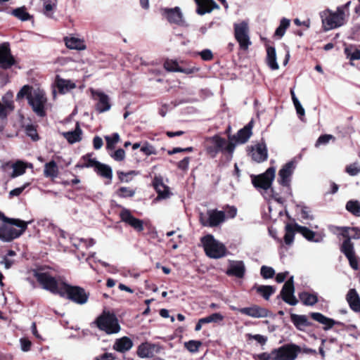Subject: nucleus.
<instances>
[{"instance_id": "nucleus-1", "label": "nucleus", "mask_w": 360, "mask_h": 360, "mask_svg": "<svg viewBox=\"0 0 360 360\" xmlns=\"http://www.w3.org/2000/svg\"><path fill=\"white\" fill-rule=\"evenodd\" d=\"M0 240L10 243L20 237L27 230L29 222L17 218H10L0 214Z\"/></svg>"}, {"instance_id": "nucleus-2", "label": "nucleus", "mask_w": 360, "mask_h": 360, "mask_svg": "<svg viewBox=\"0 0 360 360\" xmlns=\"http://www.w3.org/2000/svg\"><path fill=\"white\" fill-rule=\"evenodd\" d=\"M351 1L337 7L336 11L326 8L320 13L323 30L328 31L343 26L349 17Z\"/></svg>"}, {"instance_id": "nucleus-3", "label": "nucleus", "mask_w": 360, "mask_h": 360, "mask_svg": "<svg viewBox=\"0 0 360 360\" xmlns=\"http://www.w3.org/2000/svg\"><path fill=\"white\" fill-rule=\"evenodd\" d=\"M43 268L34 269L32 271L33 276L36 278L39 285L44 290L51 292L53 295H60L63 288V284L65 281L60 277L57 278L53 276L49 271H42Z\"/></svg>"}, {"instance_id": "nucleus-4", "label": "nucleus", "mask_w": 360, "mask_h": 360, "mask_svg": "<svg viewBox=\"0 0 360 360\" xmlns=\"http://www.w3.org/2000/svg\"><path fill=\"white\" fill-rule=\"evenodd\" d=\"M276 169L274 167H269L265 172L258 175H251L252 184L257 190L264 191L271 190V197L278 202H283V199L280 194L274 191L271 187L273 181L275 178Z\"/></svg>"}, {"instance_id": "nucleus-5", "label": "nucleus", "mask_w": 360, "mask_h": 360, "mask_svg": "<svg viewBox=\"0 0 360 360\" xmlns=\"http://www.w3.org/2000/svg\"><path fill=\"white\" fill-rule=\"evenodd\" d=\"M205 255L211 259H220L229 252L224 244L216 240L212 234H207L200 238Z\"/></svg>"}, {"instance_id": "nucleus-6", "label": "nucleus", "mask_w": 360, "mask_h": 360, "mask_svg": "<svg viewBox=\"0 0 360 360\" xmlns=\"http://www.w3.org/2000/svg\"><path fill=\"white\" fill-rule=\"evenodd\" d=\"M96 327L108 335L117 333L121 330L117 317L114 313L103 311L94 321Z\"/></svg>"}, {"instance_id": "nucleus-7", "label": "nucleus", "mask_w": 360, "mask_h": 360, "mask_svg": "<svg viewBox=\"0 0 360 360\" xmlns=\"http://www.w3.org/2000/svg\"><path fill=\"white\" fill-rule=\"evenodd\" d=\"M60 290V297L70 300V301L78 304H84L87 302L89 293L77 285H72L66 282L63 284V288Z\"/></svg>"}, {"instance_id": "nucleus-8", "label": "nucleus", "mask_w": 360, "mask_h": 360, "mask_svg": "<svg viewBox=\"0 0 360 360\" xmlns=\"http://www.w3.org/2000/svg\"><path fill=\"white\" fill-rule=\"evenodd\" d=\"M233 35L238 43L239 49L243 51H247L252 44L248 22L243 20L239 23H234Z\"/></svg>"}, {"instance_id": "nucleus-9", "label": "nucleus", "mask_w": 360, "mask_h": 360, "mask_svg": "<svg viewBox=\"0 0 360 360\" xmlns=\"http://www.w3.org/2000/svg\"><path fill=\"white\" fill-rule=\"evenodd\" d=\"M302 351V347L295 343L284 344L274 349V360H295Z\"/></svg>"}, {"instance_id": "nucleus-10", "label": "nucleus", "mask_w": 360, "mask_h": 360, "mask_svg": "<svg viewBox=\"0 0 360 360\" xmlns=\"http://www.w3.org/2000/svg\"><path fill=\"white\" fill-rule=\"evenodd\" d=\"M226 141L224 138L221 137L219 134L213 136L205 137L203 142V147L206 155L210 158L217 157L219 152H223L224 145Z\"/></svg>"}, {"instance_id": "nucleus-11", "label": "nucleus", "mask_w": 360, "mask_h": 360, "mask_svg": "<svg viewBox=\"0 0 360 360\" xmlns=\"http://www.w3.org/2000/svg\"><path fill=\"white\" fill-rule=\"evenodd\" d=\"M48 99L45 92L39 89L34 90V96L29 99L28 104L32 111L39 117L46 116V105Z\"/></svg>"}, {"instance_id": "nucleus-12", "label": "nucleus", "mask_w": 360, "mask_h": 360, "mask_svg": "<svg viewBox=\"0 0 360 360\" xmlns=\"http://www.w3.org/2000/svg\"><path fill=\"white\" fill-rule=\"evenodd\" d=\"M18 65L15 56L12 54L10 44H0V69L7 70Z\"/></svg>"}, {"instance_id": "nucleus-13", "label": "nucleus", "mask_w": 360, "mask_h": 360, "mask_svg": "<svg viewBox=\"0 0 360 360\" xmlns=\"http://www.w3.org/2000/svg\"><path fill=\"white\" fill-rule=\"evenodd\" d=\"M208 218L204 219L202 214H200V222L203 226L216 227L224 222L226 219V214L224 211L217 210H210L207 212Z\"/></svg>"}, {"instance_id": "nucleus-14", "label": "nucleus", "mask_w": 360, "mask_h": 360, "mask_svg": "<svg viewBox=\"0 0 360 360\" xmlns=\"http://www.w3.org/2000/svg\"><path fill=\"white\" fill-rule=\"evenodd\" d=\"M121 207L122 210L120 212V218L122 222L132 227L137 232L143 231L144 226L143 220L134 217L131 211L122 205H117Z\"/></svg>"}, {"instance_id": "nucleus-15", "label": "nucleus", "mask_w": 360, "mask_h": 360, "mask_svg": "<svg viewBox=\"0 0 360 360\" xmlns=\"http://www.w3.org/2000/svg\"><path fill=\"white\" fill-rule=\"evenodd\" d=\"M295 169V162L291 160L285 163L278 172V184L290 190L291 176Z\"/></svg>"}, {"instance_id": "nucleus-16", "label": "nucleus", "mask_w": 360, "mask_h": 360, "mask_svg": "<svg viewBox=\"0 0 360 360\" xmlns=\"http://www.w3.org/2000/svg\"><path fill=\"white\" fill-rule=\"evenodd\" d=\"M295 286L293 276L288 278L280 292V297L287 304L295 306L298 303V300L294 295Z\"/></svg>"}, {"instance_id": "nucleus-17", "label": "nucleus", "mask_w": 360, "mask_h": 360, "mask_svg": "<svg viewBox=\"0 0 360 360\" xmlns=\"http://www.w3.org/2000/svg\"><path fill=\"white\" fill-rule=\"evenodd\" d=\"M340 251L349 260L350 266L354 270H358L359 259L355 255L354 243L349 241V238L347 240H343L340 246Z\"/></svg>"}, {"instance_id": "nucleus-18", "label": "nucleus", "mask_w": 360, "mask_h": 360, "mask_svg": "<svg viewBox=\"0 0 360 360\" xmlns=\"http://www.w3.org/2000/svg\"><path fill=\"white\" fill-rule=\"evenodd\" d=\"M309 316L314 321L323 325V329L324 330H328L331 329L334 326H340L343 328L347 327L344 323L335 321L333 319L326 317L323 314L319 312H311Z\"/></svg>"}, {"instance_id": "nucleus-19", "label": "nucleus", "mask_w": 360, "mask_h": 360, "mask_svg": "<svg viewBox=\"0 0 360 360\" xmlns=\"http://www.w3.org/2000/svg\"><path fill=\"white\" fill-rule=\"evenodd\" d=\"M160 11L162 15L171 24L181 25L183 21V14L178 6L172 8H162Z\"/></svg>"}, {"instance_id": "nucleus-20", "label": "nucleus", "mask_w": 360, "mask_h": 360, "mask_svg": "<svg viewBox=\"0 0 360 360\" xmlns=\"http://www.w3.org/2000/svg\"><path fill=\"white\" fill-rule=\"evenodd\" d=\"M240 314L252 318H266L269 316L270 311L264 307L253 304L249 307L236 309Z\"/></svg>"}, {"instance_id": "nucleus-21", "label": "nucleus", "mask_w": 360, "mask_h": 360, "mask_svg": "<svg viewBox=\"0 0 360 360\" xmlns=\"http://www.w3.org/2000/svg\"><path fill=\"white\" fill-rule=\"evenodd\" d=\"M160 352V347L148 342L141 343L137 347L136 354L141 359L152 358Z\"/></svg>"}, {"instance_id": "nucleus-22", "label": "nucleus", "mask_w": 360, "mask_h": 360, "mask_svg": "<svg viewBox=\"0 0 360 360\" xmlns=\"http://www.w3.org/2000/svg\"><path fill=\"white\" fill-rule=\"evenodd\" d=\"M252 159L258 162H263L268 158V150L266 145L263 139L260 143H257L255 146L251 147Z\"/></svg>"}, {"instance_id": "nucleus-23", "label": "nucleus", "mask_w": 360, "mask_h": 360, "mask_svg": "<svg viewBox=\"0 0 360 360\" xmlns=\"http://www.w3.org/2000/svg\"><path fill=\"white\" fill-rule=\"evenodd\" d=\"M253 120H251L243 128L238 131L236 135L229 136V141H234L238 143H246L252 134Z\"/></svg>"}, {"instance_id": "nucleus-24", "label": "nucleus", "mask_w": 360, "mask_h": 360, "mask_svg": "<svg viewBox=\"0 0 360 360\" xmlns=\"http://www.w3.org/2000/svg\"><path fill=\"white\" fill-rule=\"evenodd\" d=\"M94 96L98 98V102L96 104V110L99 113H102L109 110L111 108L109 96L102 91H94L92 92Z\"/></svg>"}, {"instance_id": "nucleus-25", "label": "nucleus", "mask_w": 360, "mask_h": 360, "mask_svg": "<svg viewBox=\"0 0 360 360\" xmlns=\"http://www.w3.org/2000/svg\"><path fill=\"white\" fill-rule=\"evenodd\" d=\"M153 186L158 193V198L159 199H166L169 197L171 194L169 188L164 184L161 176H155L154 177Z\"/></svg>"}, {"instance_id": "nucleus-26", "label": "nucleus", "mask_w": 360, "mask_h": 360, "mask_svg": "<svg viewBox=\"0 0 360 360\" xmlns=\"http://www.w3.org/2000/svg\"><path fill=\"white\" fill-rule=\"evenodd\" d=\"M196 5V13L203 15L207 13H211L214 9H219V5L214 0H194Z\"/></svg>"}, {"instance_id": "nucleus-27", "label": "nucleus", "mask_w": 360, "mask_h": 360, "mask_svg": "<svg viewBox=\"0 0 360 360\" xmlns=\"http://www.w3.org/2000/svg\"><path fill=\"white\" fill-rule=\"evenodd\" d=\"M245 273V267L243 261H229V266L226 274L229 276L243 278Z\"/></svg>"}, {"instance_id": "nucleus-28", "label": "nucleus", "mask_w": 360, "mask_h": 360, "mask_svg": "<svg viewBox=\"0 0 360 360\" xmlns=\"http://www.w3.org/2000/svg\"><path fill=\"white\" fill-rule=\"evenodd\" d=\"M164 68L167 72H183L186 75L193 74L194 69L191 68H182L179 66V63L176 60L166 59L163 64Z\"/></svg>"}, {"instance_id": "nucleus-29", "label": "nucleus", "mask_w": 360, "mask_h": 360, "mask_svg": "<svg viewBox=\"0 0 360 360\" xmlns=\"http://www.w3.org/2000/svg\"><path fill=\"white\" fill-rule=\"evenodd\" d=\"M134 346V342L131 338L124 336L115 340L113 345V349L120 353H126L129 351Z\"/></svg>"}, {"instance_id": "nucleus-30", "label": "nucleus", "mask_w": 360, "mask_h": 360, "mask_svg": "<svg viewBox=\"0 0 360 360\" xmlns=\"http://www.w3.org/2000/svg\"><path fill=\"white\" fill-rule=\"evenodd\" d=\"M290 321L299 330H304L305 328L312 326V323L309 321L306 315L291 314Z\"/></svg>"}, {"instance_id": "nucleus-31", "label": "nucleus", "mask_w": 360, "mask_h": 360, "mask_svg": "<svg viewBox=\"0 0 360 360\" xmlns=\"http://www.w3.org/2000/svg\"><path fill=\"white\" fill-rule=\"evenodd\" d=\"M337 229L341 231L340 235L344 238V240L349 238V241H352V239L360 238V229L358 227L342 226Z\"/></svg>"}, {"instance_id": "nucleus-32", "label": "nucleus", "mask_w": 360, "mask_h": 360, "mask_svg": "<svg viewBox=\"0 0 360 360\" xmlns=\"http://www.w3.org/2000/svg\"><path fill=\"white\" fill-rule=\"evenodd\" d=\"M347 301L355 312H360V297L355 289H350L347 294Z\"/></svg>"}, {"instance_id": "nucleus-33", "label": "nucleus", "mask_w": 360, "mask_h": 360, "mask_svg": "<svg viewBox=\"0 0 360 360\" xmlns=\"http://www.w3.org/2000/svg\"><path fill=\"white\" fill-rule=\"evenodd\" d=\"M82 130L80 128L79 123L77 122L75 130L63 133V136L68 143L72 144L82 140Z\"/></svg>"}, {"instance_id": "nucleus-34", "label": "nucleus", "mask_w": 360, "mask_h": 360, "mask_svg": "<svg viewBox=\"0 0 360 360\" xmlns=\"http://www.w3.org/2000/svg\"><path fill=\"white\" fill-rule=\"evenodd\" d=\"M257 293L261 295L265 300H269L270 297L275 293L276 288L273 285H259L255 284L252 288Z\"/></svg>"}, {"instance_id": "nucleus-35", "label": "nucleus", "mask_w": 360, "mask_h": 360, "mask_svg": "<svg viewBox=\"0 0 360 360\" xmlns=\"http://www.w3.org/2000/svg\"><path fill=\"white\" fill-rule=\"evenodd\" d=\"M266 61L268 66L271 70H278L279 66L276 62V49L274 46L266 45Z\"/></svg>"}, {"instance_id": "nucleus-36", "label": "nucleus", "mask_w": 360, "mask_h": 360, "mask_svg": "<svg viewBox=\"0 0 360 360\" xmlns=\"http://www.w3.org/2000/svg\"><path fill=\"white\" fill-rule=\"evenodd\" d=\"M298 297L301 302L306 306H313L319 301L316 293L303 291L298 294Z\"/></svg>"}, {"instance_id": "nucleus-37", "label": "nucleus", "mask_w": 360, "mask_h": 360, "mask_svg": "<svg viewBox=\"0 0 360 360\" xmlns=\"http://www.w3.org/2000/svg\"><path fill=\"white\" fill-rule=\"evenodd\" d=\"M64 41L65 46L70 49H75L79 51L86 49L84 41L80 39L66 37L64 38Z\"/></svg>"}, {"instance_id": "nucleus-38", "label": "nucleus", "mask_w": 360, "mask_h": 360, "mask_svg": "<svg viewBox=\"0 0 360 360\" xmlns=\"http://www.w3.org/2000/svg\"><path fill=\"white\" fill-rule=\"evenodd\" d=\"M56 85L61 94H65V92L75 89L76 85L75 83L71 82L70 80H67L63 78H60L59 76H56Z\"/></svg>"}, {"instance_id": "nucleus-39", "label": "nucleus", "mask_w": 360, "mask_h": 360, "mask_svg": "<svg viewBox=\"0 0 360 360\" xmlns=\"http://www.w3.org/2000/svg\"><path fill=\"white\" fill-rule=\"evenodd\" d=\"M93 153H86L81 158V161L83 162H78L76 165V167L79 168H89L93 167L94 169H96L97 164H98V161L95 158H92Z\"/></svg>"}, {"instance_id": "nucleus-40", "label": "nucleus", "mask_w": 360, "mask_h": 360, "mask_svg": "<svg viewBox=\"0 0 360 360\" xmlns=\"http://www.w3.org/2000/svg\"><path fill=\"white\" fill-rule=\"evenodd\" d=\"M296 224H287L285 227V233L283 240L285 244L287 245H291L294 242L295 233L297 232Z\"/></svg>"}, {"instance_id": "nucleus-41", "label": "nucleus", "mask_w": 360, "mask_h": 360, "mask_svg": "<svg viewBox=\"0 0 360 360\" xmlns=\"http://www.w3.org/2000/svg\"><path fill=\"white\" fill-rule=\"evenodd\" d=\"M44 175L47 178L54 179L58 175V167L54 160H51L44 165Z\"/></svg>"}, {"instance_id": "nucleus-42", "label": "nucleus", "mask_w": 360, "mask_h": 360, "mask_svg": "<svg viewBox=\"0 0 360 360\" xmlns=\"http://www.w3.org/2000/svg\"><path fill=\"white\" fill-rule=\"evenodd\" d=\"M297 232L301 233L307 240L311 242H319V239L316 238V232L306 226L296 224Z\"/></svg>"}, {"instance_id": "nucleus-43", "label": "nucleus", "mask_w": 360, "mask_h": 360, "mask_svg": "<svg viewBox=\"0 0 360 360\" xmlns=\"http://www.w3.org/2000/svg\"><path fill=\"white\" fill-rule=\"evenodd\" d=\"M94 171L98 175L109 179L110 181L112 180V172L111 167L109 165L103 164L99 162L98 164H97Z\"/></svg>"}, {"instance_id": "nucleus-44", "label": "nucleus", "mask_w": 360, "mask_h": 360, "mask_svg": "<svg viewBox=\"0 0 360 360\" xmlns=\"http://www.w3.org/2000/svg\"><path fill=\"white\" fill-rule=\"evenodd\" d=\"M11 14L22 21H27L32 18V15L27 11L25 6L12 10Z\"/></svg>"}, {"instance_id": "nucleus-45", "label": "nucleus", "mask_w": 360, "mask_h": 360, "mask_svg": "<svg viewBox=\"0 0 360 360\" xmlns=\"http://www.w3.org/2000/svg\"><path fill=\"white\" fill-rule=\"evenodd\" d=\"M34 96L33 87L29 84L24 85L20 91L18 92L16 95L17 100H21L24 98H26L27 102L29 99Z\"/></svg>"}, {"instance_id": "nucleus-46", "label": "nucleus", "mask_w": 360, "mask_h": 360, "mask_svg": "<svg viewBox=\"0 0 360 360\" xmlns=\"http://www.w3.org/2000/svg\"><path fill=\"white\" fill-rule=\"evenodd\" d=\"M346 210L355 217H360V202L358 200H350L346 204Z\"/></svg>"}, {"instance_id": "nucleus-47", "label": "nucleus", "mask_w": 360, "mask_h": 360, "mask_svg": "<svg viewBox=\"0 0 360 360\" xmlns=\"http://www.w3.org/2000/svg\"><path fill=\"white\" fill-rule=\"evenodd\" d=\"M290 24V20L283 18L281 19L280 22L279 26L276 28L274 35L281 38L286 31V30L289 27Z\"/></svg>"}, {"instance_id": "nucleus-48", "label": "nucleus", "mask_w": 360, "mask_h": 360, "mask_svg": "<svg viewBox=\"0 0 360 360\" xmlns=\"http://www.w3.org/2000/svg\"><path fill=\"white\" fill-rule=\"evenodd\" d=\"M37 126L30 124L26 125L25 128V131L27 136L30 137L31 139L34 141H37L39 140V139H40V137L38 134V132H37Z\"/></svg>"}, {"instance_id": "nucleus-49", "label": "nucleus", "mask_w": 360, "mask_h": 360, "mask_svg": "<svg viewBox=\"0 0 360 360\" xmlns=\"http://www.w3.org/2000/svg\"><path fill=\"white\" fill-rule=\"evenodd\" d=\"M224 319V316L219 313H214L210 316H207L204 318L200 319V322L204 323L205 324L210 323H219L222 321Z\"/></svg>"}, {"instance_id": "nucleus-50", "label": "nucleus", "mask_w": 360, "mask_h": 360, "mask_svg": "<svg viewBox=\"0 0 360 360\" xmlns=\"http://www.w3.org/2000/svg\"><path fill=\"white\" fill-rule=\"evenodd\" d=\"M117 195L122 198H131L136 193V189L129 187H120L116 192Z\"/></svg>"}, {"instance_id": "nucleus-51", "label": "nucleus", "mask_w": 360, "mask_h": 360, "mask_svg": "<svg viewBox=\"0 0 360 360\" xmlns=\"http://www.w3.org/2000/svg\"><path fill=\"white\" fill-rule=\"evenodd\" d=\"M13 171L12 173V177L20 176L25 172L26 165L23 162L18 161L13 165Z\"/></svg>"}, {"instance_id": "nucleus-52", "label": "nucleus", "mask_w": 360, "mask_h": 360, "mask_svg": "<svg viewBox=\"0 0 360 360\" xmlns=\"http://www.w3.org/2000/svg\"><path fill=\"white\" fill-rule=\"evenodd\" d=\"M201 345L202 342L200 340H189L184 343V347L191 353L198 352Z\"/></svg>"}, {"instance_id": "nucleus-53", "label": "nucleus", "mask_w": 360, "mask_h": 360, "mask_svg": "<svg viewBox=\"0 0 360 360\" xmlns=\"http://www.w3.org/2000/svg\"><path fill=\"white\" fill-rule=\"evenodd\" d=\"M56 8V4L51 0H45L44 1V13L49 18H52L53 11Z\"/></svg>"}, {"instance_id": "nucleus-54", "label": "nucleus", "mask_w": 360, "mask_h": 360, "mask_svg": "<svg viewBox=\"0 0 360 360\" xmlns=\"http://www.w3.org/2000/svg\"><path fill=\"white\" fill-rule=\"evenodd\" d=\"M106 148L108 150H112L115 148V145L120 141V135L117 133H114L111 136H105Z\"/></svg>"}, {"instance_id": "nucleus-55", "label": "nucleus", "mask_w": 360, "mask_h": 360, "mask_svg": "<svg viewBox=\"0 0 360 360\" xmlns=\"http://www.w3.org/2000/svg\"><path fill=\"white\" fill-rule=\"evenodd\" d=\"M345 53L350 60H360V50L358 49H354L352 51V48L347 47L345 49Z\"/></svg>"}, {"instance_id": "nucleus-56", "label": "nucleus", "mask_w": 360, "mask_h": 360, "mask_svg": "<svg viewBox=\"0 0 360 360\" xmlns=\"http://www.w3.org/2000/svg\"><path fill=\"white\" fill-rule=\"evenodd\" d=\"M260 274L264 279L272 278L275 275V271L271 266H262L260 269Z\"/></svg>"}, {"instance_id": "nucleus-57", "label": "nucleus", "mask_w": 360, "mask_h": 360, "mask_svg": "<svg viewBox=\"0 0 360 360\" xmlns=\"http://www.w3.org/2000/svg\"><path fill=\"white\" fill-rule=\"evenodd\" d=\"M345 172L350 176H356L360 172V166L356 162L350 164L346 166Z\"/></svg>"}, {"instance_id": "nucleus-58", "label": "nucleus", "mask_w": 360, "mask_h": 360, "mask_svg": "<svg viewBox=\"0 0 360 360\" xmlns=\"http://www.w3.org/2000/svg\"><path fill=\"white\" fill-rule=\"evenodd\" d=\"M8 109L12 110L13 105L11 103H6V104H2L0 102V118L6 119L8 116Z\"/></svg>"}, {"instance_id": "nucleus-59", "label": "nucleus", "mask_w": 360, "mask_h": 360, "mask_svg": "<svg viewBox=\"0 0 360 360\" xmlns=\"http://www.w3.org/2000/svg\"><path fill=\"white\" fill-rule=\"evenodd\" d=\"M135 174H136V172L134 170L129 171L128 172H124L122 171L117 172V176L121 182H129L131 180V179H128V176L130 175Z\"/></svg>"}, {"instance_id": "nucleus-60", "label": "nucleus", "mask_w": 360, "mask_h": 360, "mask_svg": "<svg viewBox=\"0 0 360 360\" xmlns=\"http://www.w3.org/2000/svg\"><path fill=\"white\" fill-rule=\"evenodd\" d=\"M334 137L330 135V134H323V135H321L319 139H317L316 143H315V146L316 147H318L321 145H325V144H327L329 141L332 139H333Z\"/></svg>"}, {"instance_id": "nucleus-61", "label": "nucleus", "mask_w": 360, "mask_h": 360, "mask_svg": "<svg viewBox=\"0 0 360 360\" xmlns=\"http://www.w3.org/2000/svg\"><path fill=\"white\" fill-rule=\"evenodd\" d=\"M254 359L258 360H274V354H273V349L270 353L262 352L261 354L254 355Z\"/></svg>"}, {"instance_id": "nucleus-62", "label": "nucleus", "mask_w": 360, "mask_h": 360, "mask_svg": "<svg viewBox=\"0 0 360 360\" xmlns=\"http://www.w3.org/2000/svg\"><path fill=\"white\" fill-rule=\"evenodd\" d=\"M111 157L116 161H122L125 158V151L122 148L116 150Z\"/></svg>"}, {"instance_id": "nucleus-63", "label": "nucleus", "mask_w": 360, "mask_h": 360, "mask_svg": "<svg viewBox=\"0 0 360 360\" xmlns=\"http://www.w3.org/2000/svg\"><path fill=\"white\" fill-rule=\"evenodd\" d=\"M190 160L191 158L189 157H186L183 160L177 162L176 166L179 169L186 171L188 169Z\"/></svg>"}, {"instance_id": "nucleus-64", "label": "nucleus", "mask_w": 360, "mask_h": 360, "mask_svg": "<svg viewBox=\"0 0 360 360\" xmlns=\"http://www.w3.org/2000/svg\"><path fill=\"white\" fill-rule=\"evenodd\" d=\"M141 151L143 152L146 155L156 154V150H155V148L153 146L149 145L148 143H146V145L143 146L141 148Z\"/></svg>"}]
</instances>
